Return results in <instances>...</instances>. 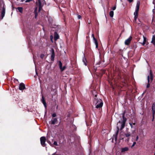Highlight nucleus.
Returning <instances> with one entry per match:
<instances>
[{
    "instance_id": "7c9ffc66",
    "label": "nucleus",
    "mask_w": 155,
    "mask_h": 155,
    "mask_svg": "<svg viewBox=\"0 0 155 155\" xmlns=\"http://www.w3.org/2000/svg\"><path fill=\"white\" fill-rule=\"evenodd\" d=\"M138 138H139L138 136H137L136 138V141H137L138 140Z\"/></svg>"
},
{
    "instance_id": "423d86ee",
    "label": "nucleus",
    "mask_w": 155,
    "mask_h": 155,
    "mask_svg": "<svg viewBox=\"0 0 155 155\" xmlns=\"http://www.w3.org/2000/svg\"><path fill=\"white\" fill-rule=\"evenodd\" d=\"M132 37L130 36L128 39H126L125 41V45H129L132 39Z\"/></svg>"
},
{
    "instance_id": "f03ea898",
    "label": "nucleus",
    "mask_w": 155,
    "mask_h": 155,
    "mask_svg": "<svg viewBox=\"0 0 155 155\" xmlns=\"http://www.w3.org/2000/svg\"><path fill=\"white\" fill-rule=\"evenodd\" d=\"M97 108H100L102 107L103 105L102 101L100 99L95 98L93 102Z\"/></svg>"
},
{
    "instance_id": "5701e85b",
    "label": "nucleus",
    "mask_w": 155,
    "mask_h": 155,
    "mask_svg": "<svg viewBox=\"0 0 155 155\" xmlns=\"http://www.w3.org/2000/svg\"><path fill=\"white\" fill-rule=\"evenodd\" d=\"M19 11L21 13H22L23 11V8L21 7H18L17 8Z\"/></svg>"
},
{
    "instance_id": "ddd939ff",
    "label": "nucleus",
    "mask_w": 155,
    "mask_h": 155,
    "mask_svg": "<svg viewBox=\"0 0 155 155\" xmlns=\"http://www.w3.org/2000/svg\"><path fill=\"white\" fill-rule=\"evenodd\" d=\"M143 41L142 42H141V43L143 45H144L146 44V43L147 42V38L144 36H143Z\"/></svg>"
},
{
    "instance_id": "7ed1b4c3",
    "label": "nucleus",
    "mask_w": 155,
    "mask_h": 155,
    "mask_svg": "<svg viewBox=\"0 0 155 155\" xmlns=\"http://www.w3.org/2000/svg\"><path fill=\"white\" fill-rule=\"evenodd\" d=\"M45 4L44 0H38V2H36V5L38 7V12H40L42 9L43 5Z\"/></svg>"
},
{
    "instance_id": "20e7f679",
    "label": "nucleus",
    "mask_w": 155,
    "mask_h": 155,
    "mask_svg": "<svg viewBox=\"0 0 155 155\" xmlns=\"http://www.w3.org/2000/svg\"><path fill=\"white\" fill-rule=\"evenodd\" d=\"M153 76L151 71H150V75L147 76V80L148 84L147 85V87L148 88L150 87V83H151L153 80Z\"/></svg>"
},
{
    "instance_id": "0eeeda50",
    "label": "nucleus",
    "mask_w": 155,
    "mask_h": 155,
    "mask_svg": "<svg viewBox=\"0 0 155 155\" xmlns=\"http://www.w3.org/2000/svg\"><path fill=\"white\" fill-rule=\"evenodd\" d=\"M19 89L20 90H24L25 88V86L23 83H21L19 85Z\"/></svg>"
},
{
    "instance_id": "b1692460",
    "label": "nucleus",
    "mask_w": 155,
    "mask_h": 155,
    "mask_svg": "<svg viewBox=\"0 0 155 155\" xmlns=\"http://www.w3.org/2000/svg\"><path fill=\"white\" fill-rule=\"evenodd\" d=\"M125 136L127 137H129L130 136V133H127L125 134Z\"/></svg>"
},
{
    "instance_id": "c85d7f7f",
    "label": "nucleus",
    "mask_w": 155,
    "mask_h": 155,
    "mask_svg": "<svg viewBox=\"0 0 155 155\" xmlns=\"http://www.w3.org/2000/svg\"><path fill=\"white\" fill-rule=\"evenodd\" d=\"M116 9V7L115 6L113 7L112 8V9L113 10H115Z\"/></svg>"
},
{
    "instance_id": "6e6552de",
    "label": "nucleus",
    "mask_w": 155,
    "mask_h": 155,
    "mask_svg": "<svg viewBox=\"0 0 155 155\" xmlns=\"http://www.w3.org/2000/svg\"><path fill=\"white\" fill-rule=\"evenodd\" d=\"M59 66L61 71H63L65 69V67H62V64L61 61H59Z\"/></svg>"
},
{
    "instance_id": "f8f14e48",
    "label": "nucleus",
    "mask_w": 155,
    "mask_h": 155,
    "mask_svg": "<svg viewBox=\"0 0 155 155\" xmlns=\"http://www.w3.org/2000/svg\"><path fill=\"white\" fill-rule=\"evenodd\" d=\"M57 121V120L56 118H54L53 120H52L50 122L51 124H55Z\"/></svg>"
},
{
    "instance_id": "473e14b6",
    "label": "nucleus",
    "mask_w": 155,
    "mask_h": 155,
    "mask_svg": "<svg viewBox=\"0 0 155 155\" xmlns=\"http://www.w3.org/2000/svg\"><path fill=\"white\" fill-rule=\"evenodd\" d=\"M31 0H26V2H29L30 1H31Z\"/></svg>"
},
{
    "instance_id": "393cba45",
    "label": "nucleus",
    "mask_w": 155,
    "mask_h": 155,
    "mask_svg": "<svg viewBox=\"0 0 155 155\" xmlns=\"http://www.w3.org/2000/svg\"><path fill=\"white\" fill-rule=\"evenodd\" d=\"M53 144L54 145H56V146H58V144L57 142L56 141H55L54 142Z\"/></svg>"
},
{
    "instance_id": "a878e982",
    "label": "nucleus",
    "mask_w": 155,
    "mask_h": 155,
    "mask_svg": "<svg viewBox=\"0 0 155 155\" xmlns=\"http://www.w3.org/2000/svg\"><path fill=\"white\" fill-rule=\"evenodd\" d=\"M44 55L43 54H42L40 55V57L41 58V59H43L44 57Z\"/></svg>"
},
{
    "instance_id": "dca6fc26",
    "label": "nucleus",
    "mask_w": 155,
    "mask_h": 155,
    "mask_svg": "<svg viewBox=\"0 0 155 155\" xmlns=\"http://www.w3.org/2000/svg\"><path fill=\"white\" fill-rule=\"evenodd\" d=\"M59 38V36L57 33L55 32L54 33V39L55 40L58 39Z\"/></svg>"
},
{
    "instance_id": "4be33fe9",
    "label": "nucleus",
    "mask_w": 155,
    "mask_h": 155,
    "mask_svg": "<svg viewBox=\"0 0 155 155\" xmlns=\"http://www.w3.org/2000/svg\"><path fill=\"white\" fill-rule=\"evenodd\" d=\"M109 15L110 17H113L114 16V12L113 11H110L109 13Z\"/></svg>"
},
{
    "instance_id": "a211bd4d",
    "label": "nucleus",
    "mask_w": 155,
    "mask_h": 155,
    "mask_svg": "<svg viewBox=\"0 0 155 155\" xmlns=\"http://www.w3.org/2000/svg\"><path fill=\"white\" fill-rule=\"evenodd\" d=\"M93 40H94V43L96 45V48H97L98 46V44L97 41V39L95 38H94Z\"/></svg>"
},
{
    "instance_id": "2f4dec72",
    "label": "nucleus",
    "mask_w": 155,
    "mask_h": 155,
    "mask_svg": "<svg viewBox=\"0 0 155 155\" xmlns=\"http://www.w3.org/2000/svg\"><path fill=\"white\" fill-rule=\"evenodd\" d=\"M128 1L130 3L132 2L133 1V0H128Z\"/></svg>"
},
{
    "instance_id": "4468645a",
    "label": "nucleus",
    "mask_w": 155,
    "mask_h": 155,
    "mask_svg": "<svg viewBox=\"0 0 155 155\" xmlns=\"http://www.w3.org/2000/svg\"><path fill=\"white\" fill-rule=\"evenodd\" d=\"M152 110L153 115H154L155 113V103H153L152 106Z\"/></svg>"
},
{
    "instance_id": "aec40b11",
    "label": "nucleus",
    "mask_w": 155,
    "mask_h": 155,
    "mask_svg": "<svg viewBox=\"0 0 155 155\" xmlns=\"http://www.w3.org/2000/svg\"><path fill=\"white\" fill-rule=\"evenodd\" d=\"M139 9V5L138 4H137L136 5V8L135 11L137 12H138Z\"/></svg>"
},
{
    "instance_id": "412c9836",
    "label": "nucleus",
    "mask_w": 155,
    "mask_h": 155,
    "mask_svg": "<svg viewBox=\"0 0 155 155\" xmlns=\"http://www.w3.org/2000/svg\"><path fill=\"white\" fill-rule=\"evenodd\" d=\"M37 9H38V8L37 7H36L35 9V17L36 18V17L37 16V15H38V14H37Z\"/></svg>"
},
{
    "instance_id": "c756f323",
    "label": "nucleus",
    "mask_w": 155,
    "mask_h": 155,
    "mask_svg": "<svg viewBox=\"0 0 155 155\" xmlns=\"http://www.w3.org/2000/svg\"><path fill=\"white\" fill-rule=\"evenodd\" d=\"M78 19H80V18H81V17L80 15H78Z\"/></svg>"
},
{
    "instance_id": "2eb2a0df",
    "label": "nucleus",
    "mask_w": 155,
    "mask_h": 155,
    "mask_svg": "<svg viewBox=\"0 0 155 155\" xmlns=\"http://www.w3.org/2000/svg\"><path fill=\"white\" fill-rule=\"evenodd\" d=\"M134 19L135 21H136L138 15V12L135 11L134 13Z\"/></svg>"
},
{
    "instance_id": "e433bc0d",
    "label": "nucleus",
    "mask_w": 155,
    "mask_h": 155,
    "mask_svg": "<svg viewBox=\"0 0 155 155\" xmlns=\"http://www.w3.org/2000/svg\"><path fill=\"white\" fill-rule=\"evenodd\" d=\"M34 62H35V60H34Z\"/></svg>"
},
{
    "instance_id": "f257e3e1",
    "label": "nucleus",
    "mask_w": 155,
    "mask_h": 155,
    "mask_svg": "<svg viewBox=\"0 0 155 155\" xmlns=\"http://www.w3.org/2000/svg\"><path fill=\"white\" fill-rule=\"evenodd\" d=\"M125 113H124L123 114V121L122 122L119 121L117 124V130L116 133V135L115 136V140L117 139V137L118 134L119 129H120V130H122L123 128H124L125 127V122L126 120V119L125 117Z\"/></svg>"
},
{
    "instance_id": "6ab92c4d",
    "label": "nucleus",
    "mask_w": 155,
    "mask_h": 155,
    "mask_svg": "<svg viewBox=\"0 0 155 155\" xmlns=\"http://www.w3.org/2000/svg\"><path fill=\"white\" fill-rule=\"evenodd\" d=\"M82 61L83 62L84 65H85V66H86L87 64H86V62L87 61H86V59L85 58L84 56V57H83Z\"/></svg>"
},
{
    "instance_id": "9d476101",
    "label": "nucleus",
    "mask_w": 155,
    "mask_h": 155,
    "mask_svg": "<svg viewBox=\"0 0 155 155\" xmlns=\"http://www.w3.org/2000/svg\"><path fill=\"white\" fill-rule=\"evenodd\" d=\"M55 56V53L54 50L53 49L52 50V52L51 56V60L52 61L54 60V58Z\"/></svg>"
},
{
    "instance_id": "cd10ccee",
    "label": "nucleus",
    "mask_w": 155,
    "mask_h": 155,
    "mask_svg": "<svg viewBox=\"0 0 155 155\" xmlns=\"http://www.w3.org/2000/svg\"><path fill=\"white\" fill-rule=\"evenodd\" d=\"M52 116L53 117H55L56 116V115L55 113H54L52 114Z\"/></svg>"
},
{
    "instance_id": "c9c22d12",
    "label": "nucleus",
    "mask_w": 155,
    "mask_h": 155,
    "mask_svg": "<svg viewBox=\"0 0 155 155\" xmlns=\"http://www.w3.org/2000/svg\"><path fill=\"white\" fill-rule=\"evenodd\" d=\"M154 9H153V12H154Z\"/></svg>"
},
{
    "instance_id": "1a4fd4ad",
    "label": "nucleus",
    "mask_w": 155,
    "mask_h": 155,
    "mask_svg": "<svg viewBox=\"0 0 155 155\" xmlns=\"http://www.w3.org/2000/svg\"><path fill=\"white\" fill-rule=\"evenodd\" d=\"M5 8L4 6H3L2 7V10L1 13L2 15V18H3L5 16Z\"/></svg>"
},
{
    "instance_id": "f704fd0d",
    "label": "nucleus",
    "mask_w": 155,
    "mask_h": 155,
    "mask_svg": "<svg viewBox=\"0 0 155 155\" xmlns=\"http://www.w3.org/2000/svg\"><path fill=\"white\" fill-rule=\"evenodd\" d=\"M130 126H131V127H132V125L131 124H130Z\"/></svg>"
},
{
    "instance_id": "4c0bfd02",
    "label": "nucleus",
    "mask_w": 155,
    "mask_h": 155,
    "mask_svg": "<svg viewBox=\"0 0 155 155\" xmlns=\"http://www.w3.org/2000/svg\"><path fill=\"white\" fill-rule=\"evenodd\" d=\"M129 140V138H128V141Z\"/></svg>"
},
{
    "instance_id": "72a5a7b5",
    "label": "nucleus",
    "mask_w": 155,
    "mask_h": 155,
    "mask_svg": "<svg viewBox=\"0 0 155 155\" xmlns=\"http://www.w3.org/2000/svg\"><path fill=\"white\" fill-rule=\"evenodd\" d=\"M92 37H93V39H94V38H95V37H94V34H93L92 35Z\"/></svg>"
},
{
    "instance_id": "9b49d317",
    "label": "nucleus",
    "mask_w": 155,
    "mask_h": 155,
    "mask_svg": "<svg viewBox=\"0 0 155 155\" xmlns=\"http://www.w3.org/2000/svg\"><path fill=\"white\" fill-rule=\"evenodd\" d=\"M129 148L128 147H125L122 148L121 149V153H124L126 151H127L128 150Z\"/></svg>"
},
{
    "instance_id": "f3484780",
    "label": "nucleus",
    "mask_w": 155,
    "mask_h": 155,
    "mask_svg": "<svg viewBox=\"0 0 155 155\" xmlns=\"http://www.w3.org/2000/svg\"><path fill=\"white\" fill-rule=\"evenodd\" d=\"M42 102L45 108L46 107V102L45 101V100L44 99L43 96H42Z\"/></svg>"
},
{
    "instance_id": "39448f33",
    "label": "nucleus",
    "mask_w": 155,
    "mask_h": 155,
    "mask_svg": "<svg viewBox=\"0 0 155 155\" xmlns=\"http://www.w3.org/2000/svg\"><path fill=\"white\" fill-rule=\"evenodd\" d=\"M40 140L41 144L43 147H45L46 146L45 142L46 139L45 137H42L40 138Z\"/></svg>"
},
{
    "instance_id": "bb28decb",
    "label": "nucleus",
    "mask_w": 155,
    "mask_h": 155,
    "mask_svg": "<svg viewBox=\"0 0 155 155\" xmlns=\"http://www.w3.org/2000/svg\"><path fill=\"white\" fill-rule=\"evenodd\" d=\"M136 144V142H134L131 146L132 148Z\"/></svg>"
}]
</instances>
